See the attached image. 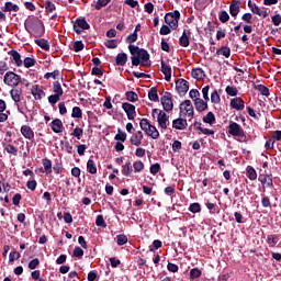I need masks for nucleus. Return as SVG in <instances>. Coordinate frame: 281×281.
Instances as JSON below:
<instances>
[{
  "label": "nucleus",
  "mask_w": 281,
  "mask_h": 281,
  "mask_svg": "<svg viewBox=\"0 0 281 281\" xmlns=\"http://www.w3.org/2000/svg\"><path fill=\"white\" fill-rule=\"evenodd\" d=\"M35 43L36 45H38V47L44 49V52H49V42H47V40L45 38L36 40Z\"/></svg>",
  "instance_id": "c756f323"
},
{
  "label": "nucleus",
  "mask_w": 281,
  "mask_h": 281,
  "mask_svg": "<svg viewBox=\"0 0 281 281\" xmlns=\"http://www.w3.org/2000/svg\"><path fill=\"white\" fill-rule=\"evenodd\" d=\"M21 133L25 139H34V131L27 125L21 127Z\"/></svg>",
  "instance_id": "412c9836"
},
{
  "label": "nucleus",
  "mask_w": 281,
  "mask_h": 281,
  "mask_svg": "<svg viewBox=\"0 0 281 281\" xmlns=\"http://www.w3.org/2000/svg\"><path fill=\"white\" fill-rule=\"evenodd\" d=\"M122 109L125 111L128 120H135L137 116V112H135V105L131 103H123Z\"/></svg>",
  "instance_id": "9b49d317"
},
{
  "label": "nucleus",
  "mask_w": 281,
  "mask_h": 281,
  "mask_svg": "<svg viewBox=\"0 0 281 281\" xmlns=\"http://www.w3.org/2000/svg\"><path fill=\"white\" fill-rule=\"evenodd\" d=\"M153 113H158V116H157L158 126L161 128V133H164V131H166L170 125V123H168L170 120V116L166 114V112L159 109H154Z\"/></svg>",
  "instance_id": "7ed1b4c3"
},
{
  "label": "nucleus",
  "mask_w": 281,
  "mask_h": 281,
  "mask_svg": "<svg viewBox=\"0 0 281 281\" xmlns=\"http://www.w3.org/2000/svg\"><path fill=\"white\" fill-rule=\"evenodd\" d=\"M202 121L204 124H210V126H213V124L216 123V116L214 115V112H207V114L203 116Z\"/></svg>",
  "instance_id": "bb28decb"
},
{
  "label": "nucleus",
  "mask_w": 281,
  "mask_h": 281,
  "mask_svg": "<svg viewBox=\"0 0 281 281\" xmlns=\"http://www.w3.org/2000/svg\"><path fill=\"white\" fill-rule=\"evenodd\" d=\"M128 49L132 55L131 59L134 67H137L138 65L148 67V65H150V55L148 54V50L135 45H128Z\"/></svg>",
  "instance_id": "f257e3e1"
},
{
  "label": "nucleus",
  "mask_w": 281,
  "mask_h": 281,
  "mask_svg": "<svg viewBox=\"0 0 281 281\" xmlns=\"http://www.w3.org/2000/svg\"><path fill=\"white\" fill-rule=\"evenodd\" d=\"M53 92L55 93V95H63V87L60 86L59 81H54Z\"/></svg>",
  "instance_id": "c9c22d12"
},
{
  "label": "nucleus",
  "mask_w": 281,
  "mask_h": 281,
  "mask_svg": "<svg viewBox=\"0 0 281 281\" xmlns=\"http://www.w3.org/2000/svg\"><path fill=\"white\" fill-rule=\"evenodd\" d=\"M149 170H150L151 175H157L159 172V170H161V166L158 162H156L150 166Z\"/></svg>",
  "instance_id": "0e129e2a"
},
{
  "label": "nucleus",
  "mask_w": 281,
  "mask_h": 281,
  "mask_svg": "<svg viewBox=\"0 0 281 281\" xmlns=\"http://www.w3.org/2000/svg\"><path fill=\"white\" fill-rule=\"evenodd\" d=\"M202 95L205 102H210V86L202 88Z\"/></svg>",
  "instance_id": "864d4df0"
},
{
  "label": "nucleus",
  "mask_w": 281,
  "mask_h": 281,
  "mask_svg": "<svg viewBox=\"0 0 281 281\" xmlns=\"http://www.w3.org/2000/svg\"><path fill=\"white\" fill-rule=\"evenodd\" d=\"M220 21L222 23H227V21H229V13H227V11H222L220 14Z\"/></svg>",
  "instance_id": "e2e57ef3"
},
{
  "label": "nucleus",
  "mask_w": 281,
  "mask_h": 281,
  "mask_svg": "<svg viewBox=\"0 0 281 281\" xmlns=\"http://www.w3.org/2000/svg\"><path fill=\"white\" fill-rule=\"evenodd\" d=\"M193 102H194V106H195L196 111H199V113H203V111H207V101L200 98V99L194 100Z\"/></svg>",
  "instance_id": "6ab92c4d"
},
{
  "label": "nucleus",
  "mask_w": 281,
  "mask_h": 281,
  "mask_svg": "<svg viewBox=\"0 0 281 281\" xmlns=\"http://www.w3.org/2000/svg\"><path fill=\"white\" fill-rule=\"evenodd\" d=\"M90 27L91 26L85 19L76 20V22L74 24V30H75L76 34H82L83 30H89Z\"/></svg>",
  "instance_id": "6e6552de"
},
{
  "label": "nucleus",
  "mask_w": 281,
  "mask_h": 281,
  "mask_svg": "<svg viewBox=\"0 0 281 281\" xmlns=\"http://www.w3.org/2000/svg\"><path fill=\"white\" fill-rule=\"evenodd\" d=\"M22 65H24V67L26 69H30V67H34V65H36V59L32 58V57H26L24 58V60L22 61Z\"/></svg>",
  "instance_id": "4c0bfd02"
},
{
  "label": "nucleus",
  "mask_w": 281,
  "mask_h": 281,
  "mask_svg": "<svg viewBox=\"0 0 281 281\" xmlns=\"http://www.w3.org/2000/svg\"><path fill=\"white\" fill-rule=\"evenodd\" d=\"M238 12H240V2L239 1H233L229 5V14L232 16H238Z\"/></svg>",
  "instance_id": "393cba45"
},
{
  "label": "nucleus",
  "mask_w": 281,
  "mask_h": 281,
  "mask_svg": "<svg viewBox=\"0 0 281 281\" xmlns=\"http://www.w3.org/2000/svg\"><path fill=\"white\" fill-rule=\"evenodd\" d=\"M122 175H124V177H131V175H133V165H131V161L122 166Z\"/></svg>",
  "instance_id": "cd10ccee"
},
{
  "label": "nucleus",
  "mask_w": 281,
  "mask_h": 281,
  "mask_svg": "<svg viewBox=\"0 0 281 281\" xmlns=\"http://www.w3.org/2000/svg\"><path fill=\"white\" fill-rule=\"evenodd\" d=\"M161 72L165 76V80L167 82H170V80L172 78V67H170L168 64H165L164 61H161Z\"/></svg>",
  "instance_id": "dca6fc26"
},
{
  "label": "nucleus",
  "mask_w": 281,
  "mask_h": 281,
  "mask_svg": "<svg viewBox=\"0 0 281 281\" xmlns=\"http://www.w3.org/2000/svg\"><path fill=\"white\" fill-rule=\"evenodd\" d=\"M114 139H116L117 142H126V132H122L119 128L117 134L115 135Z\"/></svg>",
  "instance_id": "49530a36"
},
{
  "label": "nucleus",
  "mask_w": 281,
  "mask_h": 281,
  "mask_svg": "<svg viewBox=\"0 0 281 281\" xmlns=\"http://www.w3.org/2000/svg\"><path fill=\"white\" fill-rule=\"evenodd\" d=\"M95 225L98 227H106V223L104 222V216L98 215L95 220Z\"/></svg>",
  "instance_id": "4d7b16f0"
},
{
  "label": "nucleus",
  "mask_w": 281,
  "mask_h": 281,
  "mask_svg": "<svg viewBox=\"0 0 281 281\" xmlns=\"http://www.w3.org/2000/svg\"><path fill=\"white\" fill-rule=\"evenodd\" d=\"M180 113L184 115V117H194V105H192V101L186 100L180 104Z\"/></svg>",
  "instance_id": "39448f33"
},
{
  "label": "nucleus",
  "mask_w": 281,
  "mask_h": 281,
  "mask_svg": "<svg viewBox=\"0 0 281 281\" xmlns=\"http://www.w3.org/2000/svg\"><path fill=\"white\" fill-rule=\"evenodd\" d=\"M176 89L180 95H186V93H188L190 90V85L188 81H186V79H179L176 81Z\"/></svg>",
  "instance_id": "1a4fd4ad"
},
{
  "label": "nucleus",
  "mask_w": 281,
  "mask_h": 281,
  "mask_svg": "<svg viewBox=\"0 0 281 281\" xmlns=\"http://www.w3.org/2000/svg\"><path fill=\"white\" fill-rule=\"evenodd\" d=\"M50 128L54 133H63L65 127L63 126V121H60V119H55L50 123Z\"/></svg>",
  "instance_id": "a211bd4d"
},
{
  "label": "nucleus",
  "mask_w": 281,
  "mask_h": 281,
  "mask_svg": "<svg viewBox=\"0 0 281 281\" xmlns=\"http://www.w3.org/2000/svg\"><path fill=\"white\" fill-rule=\"evenodd\" d=\"M116 243L120 247H122V245H126L128 243V237H126V235H117Z\"/></svg>",
  "instance_id": "c03bdc74"
},
{
  "label": "nucleus",
  "mask_w": 281,
  "mask_h": 281,
  "mask_svg": "<svg viewBox=\"0 0 281 281\" xmlns=\"http://www.w3.org/2000/svg\"><path fill=\"white\" fill-rule=\"evenodd\" d=\"M139 126L148 137H151V139H159V131L157 127L150 122H148V119H142L139 122Z\"/></svg>",
  "instance_id": "f03ea898"
},
{
  "label": "nucleus",
  "mask_w": 281,
  "mask_h": 281,
  "mask_svg": "<svg viewBox=\"0 0 281 281\" xmlns=\"http://www.w3.org/2000/svg\"><path fill=\"white\" fill-rule=\"evenodd\" d=\"M42 164L44 166V172H46V175H52V160L45 158Z\"/></svg>",
  "instance_id": "72a5a7b5"
},
{
  "label": "nucleus",
  "mask_w": 281,
  "mask_h": 281,
  "mask_svg": "<svg viewBox=\"0 0 281 281\" xmlns=\"http://www.w3.org/2000/svg\"><path fill=\"white\" fill-rule=\"evenodd\" d=\"M111 3V0H98L95 4V10H102V8H106Z\"/></svg>",
  "instance_id": "a18cd8bd"
},
{
  "label": "nucleus",
  "mask_w": 281,
  "mask_h": 281,
  "mask_svg": "<svg viewBox=\"0 0 281 281\" xmlns=\"http://www.w3.org/2000/svg\"><path fill=\"white\" fill-rule=\"evenodd\" d=\"M85 49V44L80 41L75 42L74 44V50L75 52H82Z\"/></svg>",
  "instance_id": "69168bd1"
},
{
  "label": "nucleus",
  "mask_w": 281,
  "mask_h": 281,
  "mask_svg": "<svg viewBox=\"0 0 281 281\" xmlns=\"http://www.w3.org/2000/svg\"><path fill=\"white\" fill-rule=\"evenodd\" d=\"M259 181L262 183L263 188L267 186V188H271L273 186V179L269 175H260Z\"/></svg>",
  "instance_id": "b1692460"
},
{
  "label": "nucleus",
  "mask_w": 281,
  "mask_h": 281,
  "mask_svg": "<svg viewBox=\"0 0 281 281\" xmlns=\"http://www.w3.org/2000/svg\"><path fill=\"white\" fill-rule=\"evenodd\" d=\"M228 133L229 135H233V137H243L245 136V131L240 128L238 123L231 122L228 125Z\"/></svg>",
  "instance_id": "0eeeda50"
},
{
  "label": "nucleus",
  "mask_w": 281,
  "mask_h": 281,
  "mask_svg": "<svg viewBox=\"0 0 281 281\" xmlns=\"http://www.w3.org/2000/svg\"><path fill=\"white\" fill-rule=\"evenodd\" d=\"M72 256H75V258H82V256H85V250L80 247H75Z\"/></svg>",
  "instance_id": "6e6d98bb"
},
{
  "label": "nucleus",
  "mask_w": 281,
  "mask_h": 281,
  "mask_svg": "<svg viewBox=\"0 0 281 281\" xmlns=\"http://www.w3.org/2000/svg\"><path fill=\"white\" fill-rule=\"evenodd\" d=\"M3 81L9 87H18L19 82H21V77L12 71H8L4 75Z\"/></svg>",
  "instance_id": "423d86ee"
},
{
  "label": "nucleus",
  "mask_w": 281,
  "mask_h": 281,
  "mask_svg": "<svg viewBox=\"0 0 281 281\" xmlns=\"http://www.w3.org/2000/svg\"><path fill=\"white\" fill-rule=\"evenodd\" d=\"M170 32H172V27H170L169 25H162L160 27L159 34L161 36H168V34H170Z\"/></svg>",
  "instance_id": "09e8293b"
},
{
  "label": "nucleus",
  "mask_w": 281,
  "mask_h": 281,
  "mask_svg": "<svg viewBox=\"0 0 281 281\" xmlns=\"http://www.w3.org/2000/svg\"><path fill=\"white\" fill-rule=\"evenodd\" d=\"M258 91L261 93V95L269 97V88H267V86L259 85Z\"/></svg>",
  "instance_id": "680f3d73"
},
{
  "label": "nucleus",
  "mask_w": 281,
  "mask_h": 281,
  "mask_svg": "<svg viewBox=\"0 0 281 281\" xmlns=\"http://www.w3.org/2000/svg\"><path fill=\"white\" fill-rule=\"evenodd\" d=\"M247 175L250 181H256V179H258V173L256 172V169H254L252 167L247 168Z\"/></svg>",
  "instance_id": "a19ab883"
},
{
  "label": "nucleus",
  "mask_w": 281,
  "mask_h": 281,
  "mask_svg": "<svg viewBox=\"0 0 281 281\" xmlns=\"http://www.w3.org/2000/svg\"><path fill=\"white\" fill-rule=\"evenodd\" d=\"M83 131L80 127H76L74 132L71 133L72 137H77V139H80V136L82 135Z\"/></svg>",
  "instance_id": "338daca9"
},
{
  "label": "nucleus",
  "mask_w": 281,
  "mask_h": 281,
  "mask_svg": "<svg viewBox=\"0 0 281 281\" xmlns=\"http://www.w3.org/2000/svg\"><path fill=\"white\" fill-rule=\"evenodd\" d=\"M189 98H191V100L196 101L199 99H201V92H199V90L196 89H191L189 92Z\"/></svg>",
  "instance_id": "79ce46f5"
},
{
  "label": "nucleus",
  "mask_w": 281,
  "mask_h": 281,
  "mask_svg": "<svg viewBox=\"0 0 281 281\" xmlns=\"http://www.w3.org/2000/svg\"><path fill=\"white\" fill-rule=\"evenodd\" d=\"M71 117H82V110L79 106L72 108Z\"/></svg>",
  "instance_id": "5fc2aeb1"
},
{
  "label": "nucleus",
  "mask_w": 281,
  "mask_h": 281,
  "mask_svg": "<svg viewBox=\"0 0 281 281\" xmlns=\"http://www.w3.org/2000/svg\"><path fill=\"white\" fill-rule=\"evenodd\" d=\"M11 60L14 63L15 67H23V59H21V54L16 50L9 52Z\"/></svg>",
  "instance_id": "4468645a"
},
{
  "label": "nucleus",
  "mask_w": 281,
  "mask_h": 281,
  "mask_svg": "<svg viewBox=\"0 0 281 281\" xmlns=\"http://www.w3.org/2000/svg\"><path fill=\"white\" fill-rule=\"evenodd\" d=\"M160 102L165 111H172L175 104L172 103V99L168 95L161 97Z\"/></svg>",
  "instance_id": "f3484780"
},
{
  "label": "nucleus",
  "mask_w": 281,
  "mask_h": 281,
  "mask_svg": "<svg viewBox=\"0 0 281 281\" xmlns=\"http://www.w3.org/2000/svg\"><path fill=\"white\" fill-rule=\"evenodd\" d=\"M142 139H144V133L142 131H137L131 136L130 142L132 146H142Z\"/></svg>",
  "instance_id": "ddd939ff"
},
{
  "label": "nucleus",
  "mask_w": 281,
  "mask_h": 281,
  "mask_svg": "<svg viewBox=\"0 0 281 281\" xmlns=\"http://www.w3.org/2000/svg\"><path fill=\"white\" fill-rule=\"evenodd\" d=\"M21 258V254L19 251H12L9 255V262H14V260H19Z\"/></svg>",
  "instance_id": "052dcab7"
},
{
  "label": "nucleus",
  "mask_w": 281,
  "mask_h": 281,
  "mask_svg": "<svg viewBox=\"0 0 281 281\" xmlns=\"http://www.w3.org/2000/svg\"><path fill=\"white\" fill-rule=\"evenodd\" d=\"M211 102L212 104H221V94H218V90H214L211 93Z\"/></svg>",
  "instance_id": "e433bc0d"
},
{
  "label": "nucleus",
  "mask_w": 281,
  "mask_h": 281,
  "mask_svg": "<svg viewBox=\"0 0 281 281\" xmlns=\"http://www.w3.org/2000/svg\"><path fill=\"white\" fill-rule=\"evenodd\" d=\"M217 56H224V58H229L232 56V49L227 46H222L216 50Z\"/></svg>",
  "instance_id": "a878e982"
},
{
  "label": "nucleus",
  "mask_w": 281,
  "mask_h": 281,
  "mask_svg": "<svg viewBox=\"0 0 281 281\" xmlns=\"http://www.w3.org/2000/svg\"><path fill=\"white\" fill-rule=\"evenodd\" d=\"M225 92L227 93V95H231L232 98H236V95H238V89L234 86H227L225 88Z\"/></svg>",
  "instance_id": "f704fd0d"
},
{
  "label": "nucleus",
  "mask_w": 281,
  "mask_h": 281,
  "mask_svg": "<svg viewBox=\"0 0 281 281\" xmlns=\"http://www.w3.org/2000/svg\"><path fill=\"white\" fill-rule=\"evenodd\" d=\"M189 210L192 212V214H198V212H201V204L192 203L190 204Z\"/></svg>",
  "instance_id": "603ef678"
},
{
  "label": "nucleus",
  "mask_w": 281,
  "mask_h": 281,
  "mask_svg": "<svg viewBox=\"0 0 281 281\" xmlns=\"http://www.w3.org/2000/svg\"><path fill=\"white\" fill-rule=\"evenodd\" d=\"M190 277L192 280H195V278H201V270H199L198 268L191 269Z\"/></svg>",
  "instance_id": "bf43d9fd"
},
{
  "label": "nucleus",
  "mask_w": 281,
  "mask_h": 281,
  "mask_svg": "<svg viewBox=\"0 0 281 281\" xmlns=\"http://www.w3.org/2000/svg\"><path fill=\"white\" fill-rule=\"evenodd\" d=\"M191 76L195 80H202V78H205V71H203L201 68H195L191 71Z\"/></svg>",
  "instance_id": "c85d7f7f"
},
{
  "label": "nucleus",
  "mask_w": 281,
  "mask_h": 281,
  "mask_svg": "<svg viewBox=\"0 0 281 281\" xmlns=\"http://www.w3.org/2000/svg\"><path fill=\"white\" fill-rule=\"evenodd\" d=\"M231 106L236 111H243L245 109V101L240 97H236L231 100Z\"/></svg>",
  "instance_id": "2eb2a0df"
},
{
  "label": "nucleus",
  "mask_w": 281,
  "mask_h": 281,
  "mask_svg": "<svg viewBox=\"0 0 281 281\" xmlns=\"http://www.w3.org/2000/svg\"><path fill=\"white\" fill-rule=\"evenodd\" d=\"M133 168L135 172H142V170H144V162L142 160H137L133 164Z\"/></svg>",
  "instance_id": "8fccbe9b"
},
{
  "label": "nucleus",
  "mask_w": 281,
  "mask_h": 281,
  "mask_svg": "<svg viewBox=\"0 0 281 281\" xmlns=\"http://www.w3.org/2000/svg\"><path fill=\"white\" fill-rule=\"evenodd\" d=\"M104 45L108 49H115L117 47V40H106Z\"/></svg>",
  "instance_id": "de8ad7c7"
},
{
  "label": "nucleus",
  "mask_w": 281,
  "mask_h": 281,
  "mask_svg": "<svg viewBox=\"0 0 281 281\" xmlns=\"http://www.w3.org/2000/svg\"><path fill=\"white\" fill-rule=\"evenodd\" d=\"M125 95H126L128 102H137V100L139 99L137 93H135L134 91H128V92H126Z\"/></svg>",
  "instance_id": "37998d69"
},
{
  "label": "nucleus",
  "mask_w": 281,
  "mask_h": 281,
  "mask_svg": "<svg viewBox=\"0 0 281 281\" xmlns=\"http://www.w3.org/2000/svg\"><path fill=\"white\" fill-rule=\"evenodd\" d=\"M190 31H183L182 36L179 38L180 47H189L190 46Z\"/></svg>",
  "instance_id": "aec40b11"
},
{
  "label": "nucleus",
  "mask_w": 281,
  "mask_h": 281,
  "mask_svg": "<svg viewBox=\"0 0 281 281\" xmlns=\"http://www.w3.org/2000/svg\"><path fill=\"white\" fill-rule=\"evenodd\" d=\"M3 12H19V5L12 2H5Z\"/></svg>",
  "instance_id": "7c9ffc66"
},
{
  "label": "nucleus",
  "mask_w": 281,
  "mask_h": 281,
  "mask_svg": "<svg viewBox=\"0 0 281 281\" xmlns=\"http://www.w3.org/2000/svg\"><path fill=\"white\" fill-rule=\"evenodd\" d=\"M272 23L276 26L280 25V23H281V15L280 14L273 15L272 16Z\"/></svg>",
  "instance_id": "774afa93"
},
{
  "label": "nucleus",
  "mask_w": 281,
  "mask_h": 281,
  "mask_svg": "<svg viewBox=\"0 0 281 281\" xmlns=\"http://www.w3.org/2000/svg\"><path fill=\"white\" fill-rule=\"evenodd\" d=\"M172 128H175V131H186V128H188V120L175 119L172 121Z\"/></svg>",
  "instance_id": "f8f14e48"
},
{
  "label": "nucleus",
  "mask_w": 281,
  "mask_h": 281,
  "mask_svg": "<svg viewBox=\"0 0 281 281\" xmlns=\"http://www.w3.org/2000/svg\"><path fill=\"white\" fill-rule=\"evenodd\" d=\"M137 41V31H134V33L130 34L126 37V43H128V45H133V43H135Z\"/></svg>",
  "instance_id": "3c124183"
},
{
  "label": "nucleus",
  "mask_w": 281,
  "mask_h": 281,
  "mask_svg": "<svg viewBox=\"0 0 281 281\" xmlns=\"http://www.w3.org/2000/svg\"><path fill=\"white\" fill-rule=\"evenodd\" d=\"M148 98L151 102H159V94H157V88L149 89Z\"/></svg>",
  "instance_id": "2f4dec72"
},
{
  "label": "nucleus",
  "mask_w": 281,
  "mask_h": 281,
  "mask_svg": "<svg viewBox=\"0 0 281 281\" xmlns=\"http://www.w3.org/2000/svg\"><path fill=\"white\" fill-rule=\"evenodd\" d=\"M31 30L34 36H43V33L45 32V26L43 25L42 21L36 20L32 23Z\"/></svg>",
  "instance_id": "9d476101"
},
{
  "label": "nucleus",
  "mask_w": 281,
  "mask_h": 281,
  "mask_svg": "<svg viewBox=\"0 0 281 281\" xmlns=\"http://www.w3.org/2000/svg\"><path fill=\"white\" fill-rule=\"evenodd\" d=\"M60 74V71H58V70H55V71H53V72H46L45 75H44V78L46 79V80H49V78H53L54 80H56V78H58V75Z\"/></svg>",
  "instance_id": "13d9d810"
},
{
  "label": "nucleus",
  "mask_w": 281,
  "mask_h": 281,
  "mask_svg": "<svg viewBox=\"0 0 281 281\" xmlns=\"http://www.w3.org/2000/svg\"><path fill=\"white\" fill-rule=\"evenodd\" d=\"M31 93L35 100H42V98H45V92L40 86H34L31 90Z\"/></svg>",
  "instance_id": "4be33fe9"
},
{
  "label": "nucleus",
  "mask_w": 281,
  "mask_h": 281,
  "mask_svg": "<svg viewBox=\"0 0 281 281\" xmlns=\"http://www.w3.org/2000/svg\"><path fill=\"white\" fill-rule=\"evenodd\" d=\"M126 63H128V55H126V53H119L116 55L115 64L120 67H124Z\"/></svg>",
  "instance_id": "5701e85b"
},
{
  "label": "nucleus",
  "mask_w": 281,
  "mask_h": 281,
  "mask_svg": "<svg viewBox=\"0 0 281 281\" xmlns=\"http://www.w3.org/2000/svg\"><path fill=\"white\" fill-rule=\"evenodd\" d=\"M10 94L13 102H21V91H19V89H12Z\"/></svg>",
  "instance_id": "ea45409f"
},
{
  "label": "nucleus",
  "mask_w": 281,
  "mask_h": 281,
  "mask_svg": "<svg viewBox=\"0 0 281 281\" xmlns=\"http://www.w3.org/2000/svg\"><path fill=\"white\" fill-rule=\"evenodd\" d=\"M87 170L90 175H95V172H98V168L95 167V161H93V159L88 160Z\"/></svg>",
  "instance_id": "473e14b6"
},
{
  "label": "nucleus",
  "mask_w": 281,
  "mask_h": 281,
  "mask_svg": "<svg viewBox=\"0 0 281 281\" xmlns=\"http://www.w3.org/2000/svg\"><path fill=\"white\" fill-rule=\"evenodd\" d=\"M4 150H7V153H9V155H13L14 157H16V155H19V149H16L14 147V145H12V144L5 145Z\"/></svg>",
  "instance_id": "58836bf2"
},
{
  "label": "nucleus",
  "mask_w": 281,
  "mask_h": 281,
  "mask_svg": "<svg viewBox=\"0 0 281 281\" xmlns=\"http://www.w3.org/2000/svg\"><path fill=\"white\" fill-rule=\"evenodd\" d=\"M179 19H181L179 11L170 12L165 15V23H167L171 30H177V27H179Z\"/></svg>",
  "instance_id": "20e7f679"
}]
</instances>
